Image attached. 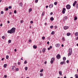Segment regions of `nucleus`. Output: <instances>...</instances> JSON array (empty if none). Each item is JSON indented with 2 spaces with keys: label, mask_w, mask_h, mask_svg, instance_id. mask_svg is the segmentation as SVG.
Wrapping results in <instances>:
<instances>
[{
  "label": "nucleus",
  "mask_w": 78,
  "mask_h": 78,
  "mask_svg": "<svg viewBox=\"0 0 78 78\" xmlns=\"http://www.w3.org/2000/svg\"><path fill=\"white\" fill-rule=\"evenodd\" d=\"M15 30L16 28L13 27L10 30H8V33H10V34L13 33H14V32H15Z\"/></svg>",
  "instance_id": "obj_1"
},
{
  "label": "nucleus",
  "mask_w": 78,
  "mask_h": 78,
  "mask_svg": "<svg viewBox=\"0 0 78 78\" xmlns=\"http://www.w3.org/2000/svg\"><path fill=\"white\" fill-rule=\"evenodd\" d=\"M69 53L68 55V56H70L72 54V48H69Z\"/></svg>",
  "instance_id": "obj_2"
},
{
  "label": "nucleus",
  "mask_w": 78,
  "mask_h": 78,
  "mask_svg": "<svg viewBox=\"0 0 78 78\" xmlns=\"http://www.w3.org/2000/svg\"><path fill=\"white\" fill-rule=\"evenodd\" d=\"M55 60V58H51V64H53Z\"/></svg>",
  "instance_id": "obj_3"
},
{
  "label": "nucleus",
  "mask_w": 78,
  "mask_h": 78,
  "mask_svg": "<svg viewBox=\"0 0 78 78\" xmlns=\"http://www.w3.org/2000/svg\"><path fill=\"white\" fill-rule=\"evenodd\" d=\"M66 8L67 9H70V8H71V6L69 5H67L66 6Z\"/></svg>",
  "instance_id": "obj_4"
},
{
  "label": "nucleus",
  "mask_w": 78,
  "mask_h": 78,
  "mask_svg": "<svg viewBox=\"0 0 78 78\" xmlns=\"http://www.w3.org/2000/svg\"><path fill=\"white\" fill-rule=\"evenodd\" d=\"M56 58L58 59H61V55L59 54H58L56 56Z\"/></svg>",
  "instance_id": "obj_5"
},
{
  "label": "nucleus",
  "mask_w": 78,
  "mask_h": 78,
  "mask_svg": "<svg viewBox=\"0 0 78 78\" xmlns=\"http://www.w3.org/2000/svg\"><path fill=\"white\" fill-rule=\"evenodd\" d=\"M60 44L57 43L55 44V47L57 48H59L60 47Z\"/></svg>",
  "instance_id": "obj_6"
},
{
  "label": "nucleus",
  "mask_w": 78,
  "mask_h": 78,
  "mask_svg": "<svg viewBox=\"0 0 78 78\" xmlns=\"http://www.w3.org/2000/svg\"><path fill=\"white\" fill-rule=\"evenodd\" d=\"M16 68L15 66H13L12 67V69L13 71L15 70H16Z\"/></svg>",
  "instance_id": "obj_7"
},
{
  "label": "nucleus",
  "mask_w": 78,
  "mask_h": 78,
  "mask_svg": "<svg viewBox=\"0 0 78 78\" xmlns=\"http://www.w3.org/2000/svg\"><path fill=\"white\" fill-rule=\"evenodd\" d=\"M66 11V10L65 8H63L62 11V13L63 14H65V11Z\"/></svg>",
  "instance_id": "obj_8"
},
{
  "label": "nucleus",
  "mask_w": 78,
  "mask_h": 78,
  "mask_svg": "<svg viewBox=\"0 0 78 78\" xmlns=\"http://www.w3.org/2000/svg\"><path fill=\"white\" fill-rule=\"evenodd\" d=\"M53 4H51L49 5V7L50 8H53Z\"/></svg>",
  "instance_id": "obj_9"
},
{
  "label": "nucleus",
  "mask_w": 78,
  "mask_h": 78,
  "mask_svg": "<svg viewBox=\"0 0 78 78\" xmlns=\"http://www.w3.org/2000/svg\"><path fill=\"white\" fill-rule=\"evenodd\" d=\"M69 28V27L66 26L64 27V30H67Z\"/></svg>",
  "instance_id": "obj_10"
},
{
  "label": "nucleus",
  "mask_w": 78,
  "mask_h": 78,
  "mask_svg": "<svg viewBox=\"0 0 78 78\" xmlns=\"http://www.w3.org/2000/svg\"><path fill=\"white\" fill-rule=\"evenodd\" d=\"M67 19V17L66 16H65L63 18V20H64V21H65V20H66Z\"/></svg>",
  "instance_id": "obj_11"
},
{
  "label": "nucleus",
  "mask_w": 78,
  "mask_h": 78,
  "mask_svg": "<svg viewBox=\"0 0 78 78\" xmlns=\"http://www.w3.org/2000/svg\"><path fill=\"white\" fill-rule=\"evenodd\" d=\"M46 50V48H44L42 49V51L43 53L45 52V51Z\"/></svg>",
  "instance_id": "obj_12"
},
{
  "label": "nucleus",
  "mask_w": 78,
  "mask_h": 78,
  "mask_svg": "<svg viewBox=\"0 0 78 78\" xmlns=\"http://www.w3.org/2000/svg\"><path fill=\"white\" fill-rule=\"evenodd\" d=\"M76 1H75L74 3L73 4V6H75V5H76Z\"/></svg>",
  "instance_id": "obj_13"
},
{
  "label": "nucleus",
  "mask_w": 78,
  "mask_h": 78,
  "mask_svg": "<svg viewBox=\"0 0 78 78\" xmlns=\"http://www.w3.org/2000/svg\"><path fill=\"white\" fill-rule=\"evenodd\" d=\"M59 74L61 76H62V71H59Z\"/></svg>",
  "instance_id": "obj_14"
},
{
  "label": "nucleus",
  "mask_w": 78,
  "mask_h": 78,
  "mask_svg": "<svg viewBox=\"0 0 78 78\" xmlns=\"http://www.w3.org/2000/svg\"><path fill=\"white\" fill-rule=\"evenodd\" d=\"M71 34L70 33H68L66 35L67 36H70V35Z\"/></svg>",
  "instance_id": "obj_15"
},
{
  "label": "nucleus",
  "mask_w": 78,
  "mask_h": 78,
  "mask_svg": "<svg viewBox=\"0 0 78 78\" xmlns=\"http://www.w3.org/2000/svg\"><path fill=\"white\" fill-rule=\"evenodd\" d=\"M33 48H34L36 49V48H37V46H36V45H34L33 46Z\"/></svg>",
  "instance_id": "obj_16"
},
{
  "label": "nucleus",
  "mask_w": 78,
  "mask_h": 78,
  "mask_svg": "<svg viewBox=\"0 0 78 78\" xmlns=\"http://www.w3.org/2000/svg\"><path fill=\"white\" fill-rule=\"evenodd\" d=\"M50 20H51V21H53V20H54V18L53 17H51L50 18Z\"/></svg>",
  "instance_id": "obj_17"
},
{
  "label": "nucleus",
  "mask_w": 78,
  "mask_h": 78,
  "mask_svg": "<svg viewBox=\"0 0 78 78\" xmlns=\"http://www.w3.org/2000/svg\"><path fill=\"white\" fill-rule=\"evenodd\" d=\"M75 36H78V32H76L75 34Z\"/></svg>",
  "instance_id": "obj_18"
},
{
  "label": "nucleus",
  "mask_w": 78,
  "mask_h": 78,
  "mask_svg": "<svg viewBox=\"0 0 78 78\" xmlns=\"http://www.w3.org/2000/svg\"><path fill=\"white\" fill-rule=\"evenodd\" d=\"M19 5L21 7H22V2L20 3L19 4Z\"/></svg>",
  "instance_id": "obj_19"
},
{
  "label": "nucleus",
  "mask_w": 78,
  "mask_h": 78,
  "mask_svg": "<svg viewBox=\"0 0 78 78\" xmlns=\"http://www.w3.org/2000/svg\"><path fill=\"white\" fill-rule=\"evenodd\" d=\"M31 11H32V9L31 8H30L29 9V12H31Z\"/></svg>",
  "instance_id": "obj_20"
},
{
  "label": "nucleus",
  "mask_w": 78,
  "mask_h": 78,
  "mask_svg": "<svg viewBox=\"0 0 78 78\" xmlns=\"http://www.w3.org/2000/svg\"><path fill=\"white\" fill-rule=\"evenodd\" d=\"M6 66H7V64H5L4 65V68H6Z\"/></svg>",
  "instance_id": "obj_21"
},
{
  "label": "nucleus",
  "mask_w": 78,
  "mask_h": 78,
  "mask_svg": "<svg viewBox=\"0 0 78 78\" xmlns=\"http://www.w3.org/2000/svg\"><path fill=\"white\" fill-rule=\"evenodd\" d=\"M63 59L64 61H66V57H63Z\"/></svg>",
  "instance_id": "obj_22"
},
{
  "label": "nucleus",
  "mask_w": 78,
  "mask_h": 78,
  "mask_svg": "<svg viewBox=\"0 0 78 78\" xmlns=\"http://www.w3.org/2000/svg\"><path fill=\"white\" fill-rule=\"evenodd\" d=\"M51 34H53V35L55 34V31H52V32L51 33Z\"/></svg>",
  "instance_id": "obj_23"
},
{
  "label": "nucleus",
  "mask_w": 78,
  "mask_h": 78,
  "mask_svg": "<svg viewBox=\"0 0 78 78\" xmlns=\"http://www.w3.org/2000/svg\"><path fill=\"white\" fill-rule=\"evenodd\" d=\"M40 76H44V75H43V74L42 73H40Z\"/></svg>",
  "instance_id": "obj_24"
},
{
  "label": "nucleus",
  "mask_w": 78,
  "mask_h": 78,
  "mask_svg": "<svg viewBox=\"0 0 78 78\" xmlns=\"http://www.w3.org/2000/svg\"><path fill=\"white\" fill-rule=\"evenodd\" d=\"M77 20V17L75 16L74 17V20Z\"/></svg>",
  "instance_id": "obj_25"
},
{
  "label": "nucleus",
  "mask_w": 78,
  "mask_h": 78,
  "mask_svg": "<svg viewBox=\"0 0 78 78\" xmlns=\"http://www.w3.org/2000/svg\"><path fill=\"white\" fill-rule=\"evenodd\" d=\"M43 71H44V69H42L40 70V72H41V73L43 72Z\"/></svg>",
  "instance_id": "obj_26"
},
{
  "label": "nucleus",
  "mask_w": 78,
  "mask_h": 78,
  "mask_svg": "<svg viewBox=\"0 0 78 78\" xmlns=\"http://www.w3.org/2000/svg\"><path fill=\"white\" fill-rule=\"evenodd\" d=\"M57 3H58L57 2H54V4L55 5H57Z\"/></svg>",
  "instance_id": "obj_27"
},
{
  "label": "nucleus",
  "mask_w": 78,
  "mask_h": 78,
  "mask_svg": "<svg viewBox=\"0 0 78 78\" xmlns=\"http://www.w3.org/2000/svg\"><path fill=\"white\" fill-rule=\"evenodd\" d=\"M24 63L25 64H27V60H25L24 61Z\"/></svg>",
  "instance_id": "obj_28"
},
{
  "label": "nucleus",
  "mask_w": 78,
  "mask_h": 78,
  "mask_svg": "<svg viewBox=\"0 0 78 78\" xmlns=\"http://www.w3.org/2000/svg\"><path fill=\"white\" fill-rule=\"evenodd\" d=\"M6 59H8V58H9V56H8V55H7L6 56Z\"/></svg>",
  "instance_id": "obj_29"
},
{
  "label": "nucleus",
  "mask_w": 78,
  "mask_h": 78,
  "mask_svg": "<svg viewBox=\"0 0 78 78\" xmlns=\"http://www.w3.org/2000/svg\"><path fill=\"white\" fill-rule=\"evenodd\" d=\"M50 28H51V29H52V28H53V26H51L50 27Z\"/></svg>",
  "instance_id": "obj_30"
},
{
  "label": "nucleus",
  "mask_w": 78,
  "mask_h": 78,
  "mask_svg": "<svg viewBox=\"0 0 78 78\" xmlns=\"http://www.w3.org/2000/svg\"><path fill=\"white\" fill-rule=\"evenodd\" d=\"M15 70H16L17 72V71H19V68H17Z\"/></svg>",
  "instance_id": "obj_31"
},
{
  "label": "nucleus",
  "mask_w": 78,
  "mask_h": 78,
  "mask_svg": "<svg viewBox=\"0 0 78 78\" xmlns=\"http://www.w3.org/2000/svg\"><path fill=\"white\" fill-rule=\"evenodd\" d=\"M25 70H28V67H25Z\"/></svg>",
  "instance_id": "obj_32"
},
{
  "label": "nucleus",
  "mask_w": 78,
  "mask_h": 78,
  "mask_svg": "<svg viewBox=\"0 0 78 78\" xmlns=\"http://www.w3.org/2000/svg\"><path fill=\"white\" fill-rule=\"evenodd\" d=\"M8 42H9V43H11V40H9Z\"/></svg>",
  "instance_id": "obj_33"
},
{
  "label": "nucleus",
  "mask_w": 78,
  "mask_h": 78,
  "mask_svg": "<svg viewBox=\"0 0 78 78\" xmlns=\"http://www.w3.org/2000/svg\"><path fill=\"white\" fill-rule=\"evenodd\" d=\"M14 14H16L17 13V11H16V10L14 11Z\"/></svg>",
  "instance_id": "obj_34"
},
{
  "label": "nucleus",
  "mask_w": 78,
  "mask_h": 78,
  "mask_svg": "<svg viewBox=\"0 0 78 78\" xmlns=\"http://www.w3.org/2000/svg\"><path fill=\"white\" fill-rule=\"evenodd\" d=\"M3 13H4V12L3 11H2L1 12V14H3Z\"/></svg>",
  "instance_id": "obj_35"
},
{
  "label": "nucleus",
  "mask_w": 78,
  "mask_h": 78,
  "mask_svg": "<svg viewBox=\"0 0 78 78\" xmlns=\"http://www.w3.org/2000/svg\"><path fill=\"white\" fill-rule=\"evenodd\" d=\"M44 14H45V13H44V12H43L42 14V16H44Z\"/></svg>",
  "instance_id": "obj_36"
},
{
  "label": "nucleus",
  "mask_w": 78,
  "mask_h": 78,
  "mask_svg": "<svg viewBox=\"0 0 78 78\" xmlns=\"http://www.w3.org/2000/svg\"><path fill=\"white\" fill-rule=\"evenodd\" d=\"M9 9H11V8H12V6H9Z\"/></svg>",
  "instance_id": "obj_37"
},
{
  "label": "nucleus",
  "mask_w": 78,
  "mask_h": 78,
  "mask_svg": "<svg viewBox=\"0 0 78 78\" xmlns=\"http://www.w3.org/2000/svg\"><path fill=\"white\" fill-rule=\"evenodd\" d=\"M62 40L63 41H65V38L64 37H63L62 38Z\"/></svg>",
  "instance_id": "obj_38"
},
{
  "label": "nucleus",
  "mask_w": 78,
  "mask_h": 78,
  "mask_svg": "<svg viewBox=\"0 0 78 78\" xmlns=\"http://www.w3.org/2000/svg\"><path fill=\"white\" fill-rule=\"evenodd\" d=\"M76 8L78 9V4H76Z\"/></svg>",
  "instance_id": "obj_39"
},
{
  "label": "nucleus",
  "mask_w": 78,
  "mask_h": 78,
  "mask_svg": "<svg viewBox=\"0 0 78 78\" xmlns=\"http://www.w3.org/2000/svg\"><path fill=\"white\" fill-rule=\"evenodd\" d=\"M45 37H44L43 36V37H42V39L44 40L45 39Z\"/></svg>",
  "instance_id": "obj_40"
},
{
  "label": "nucleus",
  "mask_w": 78,
  "mask_h": 78,
  "mask_svg": "<svg viewBox=\"0 0 78 78\" xmlns=\"http://www.w3.org/2000/svg\"><path fill=\"white\" fill-rule=\"evenodd\" d=\"M9 9L8 8H5V10L6 11H8V10Z\"/></svg>",
  "instance_id": "obj_41"
},
{
  "label": "nucleus",
  "mask_w": 78,
  "mask_h": 78,
  "mask_svg": "<svg viewBox=\"0 0 78 78\" xmlns=\"http://www.w3.org/2000/svg\"><path fill=\"white\" fill-rule=\"evenodd\" d=\"M66 62H67V63H69V60H67V61H66Z\"/></svg>",
  "instance_id": "obj_42"
},
{
  "label": "nucleus",
  "mask_w": 78,
  "mask_h": 78,
  "mask_svg": "<svg viewBox=\"0 0 78 78\" xmlns=\"http://www.w3.org/2000/svg\"><path fill=\"white\" fill-rule=\"evenodd\" d=\"M38 2V0H35V2H36V3H37V2Z\"/></svg>",
  "instance_id": "obj_43"
},
{
  "label": "nucleus",
  "mask_w": 78,
  "mask_h": 78,
  "mask_svg": "<svg viewBox=\"0 0 78 78\" xmlns=\"http://www.w3.org/2000/svg\"><path fill=\"white\" fill-rule=\"evenodd\" d=\"M60 64H62V65L63 64V62H60Z\"/></svg>",
  "instance_id": "obj_44"
},
{
  "label": "nucleus",
  "mask_w": 78,
  "mask_h": 78,
  "mask_svg": "<svg viewBox=\"0 0 78 78\" xmlns=\"http://www.w3.org/2000/svg\"><path fill=\"white\" fill-rule=\"evenodd\" d=\"M18 65H20V62H18Z\"/></svg>",
  "instance_id": "obj_45"
},
{
  "label": "nucleus",
  "mask_w": 78,
  "mask_h": 78,
  "mask_svg": "<svg viewBox=\"0 0 78 78\" xmlns=\"http://www.w3.org/2000/svg\"><path fill=\"white\" fill-rule=\"evenodd\" d=\"M30 23H33V21H30Z\"/></svg>",
  "instance_id": "obj_46"
},
{
  "label": "nucleus",
  "mask_w": 78,
  "mask_h": 78,
  "mask_svg": "<svg viewBox=\"0 0 78 78\" xmlns=\"http://www.w3.org/2000/svg\"><path fill=\"white\" fill-rule=\"evenodd\" d=\"M2 38L3 39H5V36H2Z\"/></svg>",
  "instance_id": "obj_47"
},
{
  "label": "nucleus",
  "mask_w": 78,
  "mask_h": 78,
  "mask_svg": "<svg viewBox=\"0 0 78 78\" xmlns=\"http://www.w3.org/2000/svg\"><path fill=\"white\" fill-rule=\"evenodd\" d=\"M44 25H45L46 26L47 25V23H44Z\"/></svg>",
  "instance_id": "obj_48"
},
{
  "label": "nucleus",
  "mask_w": 78,
  "mask_h": 78,
  "mask_svg": "<svg viewBox=\"0 0 78 78\" xmlns=\"http://www.w3.org/2000/svg\"><path fill=\"white\" fill-rule=\"evenodd\" d=\"M76 40H78V37H77L76 38Z\"/></svg>",
  "instance_id": "obj_49"
},
{
  "label": "nucleus",
  "mask_w": 78,
  "mask_h": 78,
  "mask_svg": "<svg viewBox=\"0 0 78 78\" xmlns=\"http://www.w3.org/2000/svg\"><path fill=\"white\" fill-rule=\"evenodd\" d=\"M55 29H56V28H57L58 27L56 26H55Z\"/></svg>",
  "instance_id": "obj_50"
},
{
  "label": "nucleus",
  "mask_w": 78,
  "mask_h": 78,
  "mask_svg": "<svg viewBox=\"0 0 78 78\" xmlns=\"http://www.w3.org/2000/svg\"><path fill=\"white\" fill-rule=\"evenodd\" d=\"M7 76L6 75H4V78H6Z\"/></svg>",
  "instance_id": "obj_51"
},
{
  "label": "nucleus",
  "mask_w": 78,
  "mask_h": 78,
  "mask_svg": "<svg viewBox=\"0 0 78 78\" xmlns=\"http://www.w3.org/2000/svg\"><path fill=\"white\" fill-rule=\"evenodd\" d=\"M7 23H10V22L9 21H7Z\"/></svg>",
  "instance_id": "obj_52"
},
{
  "label": "nucleus",
  "mask_w": 78,
  "mask_h": 78,
  "mask_svg": "<svg viewBox=\"0 0 78 78\" xmlns=\"http://www.w3.org/2000/svg\"><path fill=\"white\" fill-rule=\"evenodd\" d=\"M3 25V24H2V23L1 24L0 26L1 27H2V26Z\"/></svg>",
  "instance_id": "obj_53"
},
{
  "label": "nucleus",
  "mask_w": 78,
  "mask_h": 78,
  "mask_svg": "<svg viewBox=\"0 0 78 78\" xmlns=\"http://www.w3.org/2000/svg\"><path fill=\"white\" fill-rule=\"evenodd\" d=\"M50 48H52V46H50Z\"/></svg>",
  "instance_id": "obj_54"
},
{
  "label": "nucleus",
  "mask_w": 78,
  "mask_h": 78,
  "mask_svg": "<svg viewBox=\"0 0 78 78\" xmlns=\"http://www.w3.org/2000/svg\"><path fill=\"white\" fill-rule=\"evenodd\" d=\"M63 64H66V62H65V61H63Z\"/></svg>",
  "instance_id": "obj_55"
},
{
  "label": "nucleus",
  "mask_w": 78,
  "mask_h": 78,
  "mask_svg": "<svg viewBox=\"0 0 78 78\" xmlns=\"http://www.w3.org/2000/svg\"><path fill=\"white\" fill-rule=\"evenodd\" d=\"M47 64V61L44 62V64Z\"/></svg>",
  "instance_id": "obj_56"
},
{
  "label": "nucleus",
  "mask_w": 78,
  "mask_h": 78,
  "mask_svg": "<svg viewBox=\"0 0 78 78\" xmlns=\"http://www.w3.org/2000/svg\"><path fill=\"white\" fill-rule=\"evenodd\" d=\"M48 50H50V48H48Z\"/></svg>",
  "instance_id": "obj_57"
},
{
  "label": "nucleus",
  "mask_w": 78,
  "mask_h": 78,
  "mask_svg": "<svg viewBox=\"0 0 78 78\" xmlns=\"http://www.w3.org/2000/svg\"><path fill=\"white\" fill-rule=\"evenodd\" d=\"M23 20H21V21H20V23H23Z\"/></svg>",
  "instance_id": "obj_58"
},
{
  "label": "nucleus",
  "mask_w": 78,
  "mask_h": 78,
  "mask_svg": "<svg viewBox=\"0 0 78 78\" xmlns=\"http://www.w3.org/2000/svg\"><path fill=\"white\" fill-rule=\"evenodd\" d=\"M51 15H53V12H51L50 13Z\"/></svg>",
  "instance_id": "obj_59"
},
{
  "label": "nucleus",
  "mask_w": 78,
  "mask_h": 78,
  "mask_svg": "<svg viewBox=\"0 0 78 78\" xmlns=\"http://www.w3.org/2000/svg\"><path fill=\"white\" fill-rule=\"evenodd\" d=\"M31 39H30L29 40V42H31Z\"/></svg>",
  "instance_id": "obj_60"
},
{
  "label": "nucleus",
  "mask_w": 78,
  "mask_h": 78,
  "mask_svg": "<svg viewBox=\"0 0 78 78\" xmlns=\"http://www.w3.org/2000/svg\"><path fill=\"white\" fill-rule=\"evenodd\" d=\"M75 78H78V76H76Z\"/></svg>",
  "instance_id": "obj_61"
},
{
  "label": "nucleus",
  "mask_w": 78,
  "mask_h": 78,
  "mask_svg": "<svg viewBox=\"0 0 78 78\" xmlns=\"http://www.w3.org/2000/svg\"><path fill=\"white\" fill-rule=\"evenodd\" d=\"M62 47H64V44H62Z\"/></svg>",
  "instance_id": "obj_62"
},
{
  "label": "nucleus",
  "mask_w": 78,
  "mask_h": 78,
  "mask_svg": "<svg viewBox=\"0 0 78 78\" xmlns=\"http://www.w3.org/2000/svg\"><path fill=\"white\" fill-rule=\"evenodd\" d=\"M3 59H4V58H2L1 59V60H2V61L3 60Z\"/></svg>",
  "instance_id": "obj_63"
},
{
  "label": "nucleus",
  "mask_w": 78,
  "mask_h": 78,
  "mask_svg": "<svg viewBox=\"0 0 78 78\" xmlns=\"http://www.w3.org/2000/svg\"><path fill=\"white\" fill-rule=\"evenodd\" d=\"M48 5H47V6H46V8H48Z\"/></svg>",
  "instance_id": "obj_64"
}]
</instances>
